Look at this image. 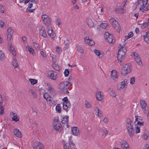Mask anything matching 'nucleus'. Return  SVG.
<instances>
[{"label":"nucleus","instance_id":"c03bdc74","mask_svg":"<svg viewBox=\"0 0 149 149\" xmlns=\"http://www.w3.org/2000/svg\"><path fill=\"white\" fill-rule=\"evenodd\" d=\"M135 130H136V133H139L140 132V126H138L137 125H135Z\"/></svg>","mask_w":149,"mask_h":149},{"label":"nucleus","instance_id":"6e6d98bb","mask_svg":"<svg viewBox=\"0 0 149 149\" xmlns=\"http://www.w3.org/2000/svg\"><path fill=\"white\" fill-rule=\"evenodd\" d=\"M69 73V71L67 69H65L64 72L65 76L66 77H67L68 76Z\"/></svg>","mask_w":149,"mask_h":149},{"label":"nucleus","instance_id":"a878e982","mask_svg":"<svg viewBox=\"0 0 149 149\" xmlns=\"http://www.w3.org/2000/svg\"><path fill=\"white\" fill-rule=\"evenodd\" d=\"M13 134L14 135L18 137H21L22 136L21 132L17 129H15L14 130Z\"/></svg>","mask_w":149,"mask_h":149},{"label":"nucleus","instance_id":"412c9836","mask_svg":"<svg viewBox=\"0 0 149 149\" xmlns=\"http://www.w3.org/2000/svg\"><path fill=\"white\" fill-rule=\"evenodd\" d=\"M72 134L75 136H77L80 134L79 130L77 127H74L72 129Z\"/></svg>","mask_w":149,"mask_h":149},{"label":"nucleus","instance_id":"37998d69","mask_svg":"<svg viewBox=\"0 0 149 149\" xmlns=\"http://www.w3.org/2000/svg\"><path fill=\"white\" fill-rule=\"evenodd\" d=\"M61 109L60 104H58L56 107V111L59 113H60L61 111Z\"/></svg>","mask_w":149,"mask_h":149},{"label":"nucleus","instance_id":"cd10ccee","mask_svg":"<svg viewBox=\"0 0 149 149\" xmlns=\"http://www.w3.org/2000/svg\"><path fill=\"white\" fill-rule=\"evenodd\" d=\"M43 22L44 24L47 26L51 25L52 23V20L49 17L47 18V19L44 20Z\"/></svg>","mask_w":149,"mask_h":149},{"label":"nucleus","instance_id":"f3484780","mask_svg":"<svg viewBox=\"0 0 149 149\" xmlns=\"http://www.w3.org/2000/svg\"><path fill=\"white\" fill-rule=\"evenodd\" d=\"M140 104L144 113H146V107L147 106V104L146 102L143 100H141L140 101Z\"/></svg>","mask_w":149,"mask_h":149},{"label":"nucleus","instance_id":"bb28decb","mask_svg":"<svg viewBox=\"0 0 149 149\" xmlns=\"http://www.w3.org/2000/svg\"><path fill=\"white\" fill-rule=\"evenodd\" d=\"M127 80L125 79L124 80L121 82V84L120 85L119 88H118L119 90H121L123 88L127 83Z\"/></svg>","mask_w":149,"mask_h":149},{"label":"nucleus","instance_id":"f704fd0d","mask_svg":"<svg viewBox=\"0 0 149 149\" xmlns=\"http://www.w3.org/2000/svg\"><path fill=\"white\" fill-rule=\"evenodd\" d=\"M29 81L31 82V84L32 85L35 84L38 82V81L37 80L33 79H29Z\"/></svg>","mask_w":149,"mask_h":149},{"label":"nucleus","instance_id":"0e129e2a","mask_svg":"<svg viewBox=\"0 0 149 149\" xmlns=\"http://www.w3.org/2000/svg\"><path fill=\"white\" fill-rule=\"evenodd\" d=\"M3 102V99L2 98L1 95L0 94V105H2Z\"/></svg>","mask_w":149,"mask_h":149},{"label":"nucleus","instance_id":"f8f14e48","mask_svg":"<svg viewBox=\"0 0 149 149\" xmlns=\"http://www.w3.org/2000/svg\"><path fill=\"white\" fill-rule=\"evenodd\" d=\"M120 147L122 149H130L128 143L125 140H122L120 142Z\"/></svg>","mask_w":149,"mask_h":149},{"label":"nucleus","instance_id":"4468645a","mask_svg":"<svg viewBox=\"0 0 149 149\" xmlns=\"http://www.w3.org/2000/svg\"><path fill=\"white\" fill-rule=\"evenodd\" d=\"M47 89L51 95H54L55 94V91L52 86L49 83L47 84Z\"/></svg>","mask_w":149,"mask_h":149},{"label":"nucleus","instance_id":"39448f33","mask_svg":"<svg viewBox=\"0 0 149 149\" xmlns=\"http://www.w3.org/2000/svg\"><path fill=\"white\" fill-rule=\"evenodd\" d=\"M131 71L130 65L127 63L120 70L121 74L123 75H125L130 73Z\"/></svg>","mask_w":149,"mask_h":149},{"label":"nucleus","instance_id":"ddd939ff","mask_svg":"<svg viewBox=\"0 0 149 149\" xmlns=\"http://www.w3.org/2000/svg\"><path fill=\"white\" fill-rule=\"evenodd\" d=\"M10 116L11 117L12 120L15 122H17L19 120V117L15 113L11 112L10 113Z\"/></svg>","mask_w":149,"mask_h":149},{"label":"nucleus","instance_id":"7ed1b4c3","mask_svg":"<svg viewBox=\"0 0 149 149\" xmlns=\"http://www.w3.org/2000/svg\"><path fill=\"white\" fill-rule=\"evenodd\" d=\"M132 120L129 118H127L126 120V127L129 136L132 137L134 133V130L133 129L132 123Z\"/></svg>","mask_w":149,"mask_h":149},{"label":"nucleus","instance_id":"49530a36","mask_svg":"<svg viewBox=\"0 0 149 149\" xmlns=\"http://www.w3.org/2000/svg\"><path fill=\"white\" fill-rule=\"evenodd\" d=\"M2 105H0V110L1 111V114H2L4 113V109L3 107L2 106Z\"/></svg>","mask_w":149,"mask_h":149},{"label":"nucleus","instance_id":"393cba45","mask_svg":"<svg viewBox=\"0 0 149 149\" xmlns=\"http://www.w3.org/2000/svg\"><path fill=\"white\" fill-rule=\"evenodd\" d=\"M43 95L44 98H45L46 100L47 101H51V97L50 96L49 94V93L46 92L45 93H44L43 94Z\"/></svg>","mask_w":149,"mask_h":149},{"label":"nucleus","instance_id":"680f3d73","mask_svg":"<svg viewBox=\"0 0 149 149\" xmlns=\"http://www.w3.org/2000/svg\"><path fill=\"white\" fill-rule=\"evenodd\" d=\"M148 137V134L147 133L143 135V137L145 139H147Z\"/></svg>","mask_w":149,"mask_h":149},{"label":"nucleus","instance_id":"f257e3e1","mask_svg":"<svg viewBox=\"0 0 149 149\" xmlns=\"http://www.w3.org/2000/svg\"><path fill=\"white\" fill-rule=\"evenodd\" d=\"M118 47L119 49L118 51L117 59L119 63H121L125 59V55L127 50L125 47L121 45H119Z\"/></svg>","mask_w":149,"mask_h":149},{"label":"nucleus","instance_id":"4be33fe9","mask_svg":"<svg viewBox=\"0 0 149 149\" xmlns=\"http://www.w3.org/2000/svg\"><path fill=\"white\" fill-rule=\"evenodd\" d=\"M40 34L42 36L45 38L47 37V36L45 28L43 27H42L40 30Z\"/></svg>","mask_w":149,"mask_h":149},{"label":"nucleus","instance_id":"4c0bfd02","mask_svg":"<svg viewBox=\"0 0 149 149\" xmlns=\"http://www.w3.org/2000/svg\"><path fill=\"white\" fill-rule=\"evenodd\" d=\"M12 64L13 66L15 68H17L18 66L17 62L16 59H13L12 61Z\"/></svg>","mask_w":149,"mask_h":149},{"label":"nucleus","instance_id":"b1692460","mask_svg":"<svg viewBox=\"0 0 149 149\" xmlns=\"http://www.w3.org/2000/svg\"><path fill=\"white\" fill-rule=\"evenodd\" d=\"M116 73V72L115 70H112L111 72V76L112 79L115 81H116L118 78Z\"/></svg>","mask_w":149,"mask_h":149},{"label":"nucleus","instance_id":"3c124183","mask_svg":"<svg viewBox=\"0 0 149 149\" xmlns=\"http://www.w3.org/2000/svg\"><path fill=\"white\" fill-rule=\"evenodd\" d=\"M91 39H89L88 37H86L84 39V41L85 43L88 44L89 42H90L91 40Z\"/></svg>","mask_w":149,"mask_h":149},{"label":"nucleus","instance_id":"2f4dec72","mask_svg":"<svg viewBox=\"0 0 149 149\" xmlns=\"http://www.w3.org/2000/svg\"><path fill=\"white\" fill-rule=\"evenodd\" d=\"M87 22L88 26L90 27H92L94 26V23L91 19H88L87 20Z\"/></svg>","mask_w":149,"mask_h":149},{"label":"nucleus","instance_id":"c9c22d12","mask_svg":"<svg viewBox=\"0 0 149 149\" xmlns=\"http://www.w3.org/2000/svg\"><path fill=\"white\" fill-rule=\"evenodd\" d=\"M33 45L34 47L37 50H39L40 49V46L36 42H33Z\"/></svg>","mask_w":149,"mask_h":149},{"label":"nucleus","instance_id":"6ab92c4d","mask_svg":"<svg viewBox=\"0 0 149 149\" xmlns=\"http://www.w3.org/2000/svg\"><path fill=\"white\" fill-rule=\"evenodd\" d=\"M95 95L96 98L98 101H101L103 99L104 96L101 92L98 91L97 92Z\"/></svg>","mask_w":149,"mask_h":149},{"label":"nucleus","instance_id":"603ef678","mask_svg":"<svg viewBox=\"0 0 149 149\" xmlns=\"http://www.w3.org/2000/svg\"><path fill=\"white\" fill-rule=\"evenodd\" d=\"M54 40L56 36V34L54 33L53 32L52 33L50 34L49 35Z\"/></svg>","mask_w":149,"mask_h":149},{"label":"nucleus","instance_id":"79ce46f5","mask_svg":"<svg viewBox=\"0 0 149 149\" xmlns=\"http://www.w3.org/2000/svg\"><path fill=\"white\" fill-rule=\"evenodd\" d=\"M142 120V118L141 116H135V121L137 122H141Z\"/></svg>","mask_w":149,"mask_h":149},{"label":"nucleus","instance_id":"de8ad7c7","mask_svg":"<svg viewBox=\"0 0 149 149\" xmlns=\"http://www.w3.org/2000/svg\"><path fill=\"white\" fill-rule=\"evenodd\" d=\"M101 26L102 28L104 29H107V28H108L107 24L106 23L102 24Z\"/></svg>","mask_w":149,"mask_h":149},{"label":"nucleus","instance_id":"a211bd4d","mask_svg":"<svg viewBox=\"0 0 149 149\" xmlns=\"http://www.w3.org/2000/svg\"><path fill=\"white\" fill-rule=\"evenodd\" d=\"M71 106L70 102H65L63 103V108L66 110V111H68L70 109Z\"/></svg>","mask_w":149,"mask_h":149},{"label":"nucleus","instance_id":"a19ab883","mask_svg":"<svg viewBox=\"0 0 149 149\" xmlns=\"http://www.w3.org/2000/svg\"><path fill=\"white\" fill-rule=\"evenodd\" d=\"M47 33L48 35H50V34L52 33H53V31L52 28L49 26H48L47 28Z\"/></svg>","mask_w":149,"mask_h":149},{"label":"nucleus","instance_id":"e2e57ef3","mask_svg":"<svg viewBox=\"0 0 149 149\" xmlns=\"http://www.w3.org/2000/svg\"><path fill=\"white\" fill-rule=\"evenodd\" d=\"M94 42L92 40H91L90 42H89L88 45L90 46H92L94 45Z\"/></svg>","mask_w":149,"mask_h":149},{"label":"nucleus","instance_id":"7c9ffc66","mask_svg":"<svg viewBox=\"0 0 149 149\" xmlns=\"http://www.w3.org/2000/svg\"><path fill=\"white\" fill-rule=\"evenodd\" d=\"M98 130L99 132L102 134H104L105 135H106L108 132V131L105 130L104 127H103L102 128H99Z\"/></svg>","mask_w":149,"mask_h":149},{"label":"nucleus","instance_id":"9b49d317","mask_svg":"<svg viewBox=\"0 0 149 149\" xmlns=\"http://www.w3.org/2000/svg\"><path fill=\"white\" fill-rule=\"evenodd\" d=\"M126 2L123 1L122 3V5H121L120 8H117L115 10V11L117 13L122 14L125 13V10L124 9Z\"/></svg>","mask_w":149,"mask_h":149},{"label":"nucleus","instance_id":"052dcab7","mask_svg":"<svg viewBox=\"0 0 149 149\" xmlns=\"http://www.w3.org/2000/svg\"><path fill=\"white\" fill-rule=\"evenodd\" d=\"M56 51L58 53H60L61 51V50L60 48L58 46L56 47Z\"/></svg>","mask_w":149,"mask_h":149},{"label":"nucleus","instance_id":"6e6552de","mask_svg":"<svg viewBox=\"0 0 149 149\" xmlns=\"http://www.w3.org/2000/svg\"><path fill=\"white\" fill-rule=\"evenodd\" d=\"M109 21L113 27L116 29L117 31L119 32L120 27L118 22L113 18H111L110 19Z\"/></svg>","mask_w":149,"mask_h":149},{"label":"nucleus","instance_id":"bf43d9fd","mask_svg":"<svg viewBox=\"0 0 149 149\" xmlns=\"http://www.w3.org/2000/svg\"><path fill=\"white\" fill-rule=\"evenodd\" d=\"M110 94L113 97H115L116 96V94L113 91H111L110 92Z\"/></svg>","mask_w":149,"mask_h":149},{"label":"nucleus","instance_id":"72a5a7b5","mask_svg":"<svg viewBox=\"0 0 149 149\" xmlns=\"http://www.w3.org/2000/svg\"><path fill=\"white\" fill-rule=\"evenodd\" d=\"M68 117L67 116H65L64 117H63L61 121V123H62L65 124L67 123L68 120Z\"/></svg>","mask_w":149,"mask_h":149},{"label":"nucleus","instance_id":"aec40b11","mask_svg":"<svg viewBox=\"0 0 149 149\" xmlns=\"http://www.w3.org/2000/svg\"><path fill=\"white\" fill-rule=\"evenodd\" d=\"M43 145L40 142L36 143L34 144L33 148L35 149H42Z\"/></svg>","mask_w":149,"mask_h":149},{"label":"nucleus","instance_id":"69168bd1","mask_svg":"<svg viewBox=\"0 0 149 149\" xmlns=\"http://www.w3.org/2000/svg\"><path fill=\"white\" fill-rule=\"evenodd\" d=\"M40 54L43 57H45L46 56V53L44 52L43 51H40Z\"/></svg>","mask_w":149,"mask_h":149},{"label":"nucleus","instance_id":"f03ea898","mask_svg":"<svg viewBox=\"0 0 149 149\" xmlns=\"http://www.w3.org/2000/svg\"><path fill=\"white\" fill-rule=\"evenodd\" d=\"M148 0H138L137 3L139 6L140 7L139 10L142 12H144L148 10L147 7L146 6Z\"/></svg>","mask_w":149,"mask_h":149},{"label":"nucleus","instance_id":"2eb2a0df","mask_svg":"<svg viewBox=\"0 0 149 149\" xmlns=\"http://www.w3.org/2000/svg\"><path fill=\"white\" fill-rule=\"evenodd\" d=\"M48 76L54 80H55L57 78V74L56 72L52 71H49L48 73Z\"/></svg>","mask_w":149,"mask_h":149},{"label":"nucleus","instance_id":"5fc2aeb1","mask_svg":"<svg viewBox=\"0 0 149 149\" xmlns=\"http://www.w3.org/2000/svg\"><path fill=\"white\" fill-rule=\"evenodd\" d=\"M29 53L32 54L33 55H35V54L34 52V49H33L32 47H31L29 51Z\"/></svg>","mask_w":149,"mask_h":149},{"label":"nucleus","instance_id":"09e8293b","mask_svg":"<svg viewBox=\"0 0 149 149\" xmlns=\"http://www.w3.org/2000/svg\"><path fill=\"white\" fill-rule=\"evenodd\" d=\"M135 82V78L134 77H132L131 78L130 83L132 84H133Z\"/></svg>","mask_w":149,"mask_h":149},{"label":"nucleus","instance_id":"e433bc0d","mask_svg":"<svg viewBox=\"0 0 149 149\" xmlns=\"http://www.w3.org/2000/svg\"><path fill=\"white\" fill-rule=\"evenodd\" d=\"M69 41L67 39H66L64 40V43L65 45V47L66 49H67L69 47Z\"/></svg>","mask_w":149,"mask_h":149},{"label":"nucleus","instance_id":"1a4fd4ad","mask_svg":"<svg viewBox=\"0 0 149 149\" xmlns=\"http://www.w3.org/2000/svg\"><path fill=\"white\" fill-rule=\"evenodd\" d=\"M53 126L54 129L57 131H60L62 130L61 124L58 120L55 119L54 120Z\"/></svg>","mask_w":149,"mask_h":149},{"label":"nucleus","instance_id":"864d4df0","mask_svg":"<svg viewBox=\"0 0 149 149\" xmlns=\"http://www.w3.org/2000/svg\"><path fill=\"white\" fill-rule=\"evenodd\" d=\"M4 56L5 55L3 52L1 51H0V59L1 60Z\"/></svg>","mask_w":149,"mask_h":149},{"label":"nucleus","instance_id":"dca6fc26","mask_svg":"<svg viewBox=\"0 0 149 149\" xmlns=\"http://www.w3.org/2000/svg\"><path fill=\"white\" fill-rule=\"evenodd\" d=\"M13 34V30L12 28H9L7 30V40L9 41L10 40Z\"/></svg>","mask_w":149,"mask_h":149},{"label":"nucleus","instance_id":"423d86ee","mask_svg":"<svg viewBox=\"0 0 149 149\" xmlns=\"http://www.w3.org/2000/svg\"><path fill=\"white\" fill-rule=\"evenodd\" d=\"M104 37L106 41L110 43L114 44L115 42V40L114 36L108 32H105L104 34Z\"/></svg>","mask_w":149,"mask_h":149},{"label":"nucleus","instance_id":"13d9d810","mask_svg":"<svg viewBox=\"0 0 149 149\" xmlns=\"http://www.w3.org/2000/svg\"><path fill=\"white\" fill-rule=\"evenodd\" d=\"M144 123L143 122H137V124L136 125H138V126H143L144 125Z\"/></svg>","mask_w":149,"mask_h":149},{"label":"nucleus","instance_id":"774afa93","mask_svg":"<svg viewBox=\"0 0 149 149\" xmlns=\"http://www.w3.org/2000/svg\"><path fill=\"white\" fill-rule=\"evenodd\" d=\"M108 121V118H105L103 120V122L105 123H107Z\"/></svg>","mask_w":149,"mask_h":149},{"label":"nucleus","instance_id":"a18cd8bd","mask_svg":"<svg viewBox=\"0 0 149 149\" xmlns=\"http://www.w3.org/2000/svg\"><path fill=\"white\" fill-rule=\"evenodd\" d=\"M41 17L43 19V22L44 21V20H45L46 19H47V18L49 17L46 14L43 15L41 16Z\"/></svg>","mask_w":149,"mask_h":149},{"label":"nucleus","instance_id":"473e14b6","mask_svg":"<svg viewBox=\"0 0 149 149\" xmlns=\"http://www.w3.org/2000/svg\"><path fill=\"white\" fill-rule=\"evenodd\" d=\"M10 51L14 56H15L16 55V52L14 49V48L12 45L10 46Z\"/></svg>","mask_w":149,"mask_h":149},{"label":"nucleus","instance_id":"9d476101","mask_svg":"<svg viewBox=\"0 0 149 149\" xmlns=\"http://www.w3.org/2000/svg\"><path fill=\"white\" fill-rule=\"evenodd\" d=\"M131 56L134 57L135 61L139 65L141 66L142 65L141 59L138 54L135 52H133Z\"/></svg>","mask_w":149,"mask_h":149},{"label":"nucleus","instance_id":"c85d7f7f","mask_svg":"<svg viewBox=\"0 0 149 149\" xmlns=\"http://www.w3.org/2000/svg\"><path fill=\"white\" fill-rule=\"evenodd\" d=\"M144 40L149 44V31L146 33V35L143 36Z\"/></svg>","mask_w":149,"mask_h":149},{"label":"nucleus","instance_id":"c756f323","mask_svg":"<svg viewBox=\"0 0 149 149\" xmlns=\"http://www.w3.org/2000/svg\"><path fill=\"white\" fill-rule=\"evenodd\" d=\"M29 92L32 94L33 98H36L37 97V95L36 92L33 89H29Z\"/></svg>","mask_w":149,"mask_h":149},{"label":"nucleus","instance_id":"20e7f679","mask_svg":"<svg viewBox=\"0 0 149 149\" xmlns=\"http://www.w3.org/2000/svg\"><path fill=\"white\" fill-rule=\"evenodd\" d=\"M72 84L67 81H64L58 85V88L61 90L65 91V93H69L67 88L69 87L72 86Z\"/></svg>","mask_w":149,"mask_h":149},{"label":"nucleus","instance_id":"4d7b16f0","mask_svg":"<svg viewBox=\"0 0 149 149\" xmlns=\"http://www.w3.org/2000/svg\"><path fill=\"white\" fill-rule=\"evenodd\" d=\"M55 22H56V24L58 25H59L61 23V22L60 21V20L59 19H56Z\"/></svg>","mask_w":149,"mask_h":149},{"label":"nucleus","instance_id":"58836bf2","mask_svg":"<svg viewBox=\"0 0 149 149\" xmlns=\"http://www.w3.org/2000/svg\"><path fill=\"white\" fill-rule=\"evenodd\" d=\"M77 50L80 53L82 54L84 53L82 47L80 46H77L76 47Z\"/></svg>","mask_w":149,"mask_h":149},{"label":"nucleus","instance_id":"338daca9","mask_svg":"<svg viewBox=\"0 0 149 149\" xmlns=\"http://www.w3.org/2000/svg\"><path fill=\"white\" fill-rule=\"evenodd\" d=\"M146 113H144L145 114H147L148 119L149 120V108H148L147 110H146Z\"/></svg>","mask_w":149,"mask_h":149},{"label":"nucleus","instance_id":"0eeeda50","mask_svg":"<svg viewBox=\"0 0 149 149\" xmlns=\"http://www.w3.org/2000/svg\"><path fill=\"white\" fill-rule=\"evenodd\" d=\"M63 144L64 149H76L74 144L71 141L66 143L65 141L63 140Z\"/></svg>","mask_w":149,"mask_h":149},{"label":"nucleus","instance_id":"5701e85b","mask_svg":"<svg viewBox=\"0 0 149 149\" xmlns=\"http://www.w3.org/2000/svg\"><path fill=\"white\" fill-rule=\"evenodd\" d=\"M94 111L95 112V114L96 116L100 117L103 116L102 112L98 108L96 107Z\"/></svg>","mask_w":149,"mask_h":149},{"label":"nucleus","instance_id":"8fccbe9b","mask_svg":"<svg viewBox=\"0 0 149 149\" xmlns=\"http://www.w3.org/2000/svg\"><path fill=\"white\" fill-rule=\"evenodd\" d=\"M85 107L87 108H89L91 107V105L90 103L87 102H86L85 103Z\"/></svg>","mask_w":149,"mask_h":149},{"label":"nucleus","instance_id":"ea45409f","mask_svg":"<svg viewBox=\"0 0 149 149\" xmlns=\"http://www.w3.org/2000/svg\"><path fill=\"white\" fill-rule=\"evenodd\" d=\"M94 52L95 54L97 56H98L100 58H102L103 55L101 53L99 52L98 50L95 49L94 50Z\"/></svg>","mask_w":149,"mask_h":149}]
</instances>
